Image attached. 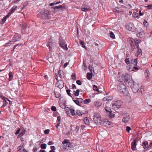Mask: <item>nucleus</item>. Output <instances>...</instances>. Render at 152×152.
Masks as SVG:
<instances>
[{
  "label": "nucleus",
  "instance_id": "1",
  "mask_svg": "<svg viewBox=\"0 0 152 152\" xmlns=\"http://www.w3.org/2000/svg\"><path fill=\"white\" fill-rule=\"evenodd\" d=\"M129 86H130L133 92L134 93H137L140 96L142 92H143V89L141 88L138 83L133 81Z\"/></svg>",
  "mask_w": 152,
  "mask_h": 152
},
{
  "label": "nucleus",
  "instance_id": "2",
  "mask_svg": "<svg viewBox=\"0 0 152 152\" xmlns=\"http://www.w3.org/2000/svg\"><path fill=\"white\" fill-rule=\"evenodd\" d=\"M117 88L119 91L125 96H127L129 94L125 85L123 83L121 82L118 86Z\"/></svg>",
  "mask_w": 152,
  "mask_h": 152
},
{
  "label": "nucleus",
  "instance_id": "3",
  "mask_svg": "<svg viewBox=\"0 0 152 152\" xmlns=\"http://www.w3.org/2000/svg\"><path fill=\"white\" fill-rule=\"evenodd\" d=\"M130 45L131 46V47L130 49L131 51H132L135 48V46H136L137 48L139 47L138 45L139 42H136L132 38H129L128 39Z\"/></svg>",
  "mask_w": 152,
  "mask_h": 152
},
{
  "label": "nucleus",
  "instance_id": "4",
  "mask_svg": "<svg viewBox=\"0 0 152 152\" xmlns=\"http://www.w3.org/2000/svg\"><path fill=\"white\" fill-rule=\"evenodd\" d=\"M122 103V102L120 100L118 99L114 100L112 104L113 108L115 110H118L121 106Z\"/></svg>",
  "mask_w": 152,
  "mask_h": 152
},
{
  "label": "nucleus",
  "instance_id": "5",
  "mask_svg": "<svg viewBox=\"0 0 152 152\" xmlns=\"http://www.w3.org/2000/svg\"><path fill=\"white\" fill-rule=\"evenodd\" d=\"M93 117L94 121L96 124L98 125H100L102 121L99 114L98 113H94Z\"/></svg>",
  "mask_w": 152,
  "mask_h": 152
},
{
  "label": "nucleus",
  "instance_id": "6",
  "mask_svg": "<svg viewBox=\"0 0 152 152\" xmlns=\"http://www.w3.org/2000/svg\"><path fill=\"white\" fill-rule=\"evenodd\" d=\"M124 80L126 85L129 86L132 83L133 81L131 80L130 75L128 74H126L124 75Z\"/></svg>",
  "mask_w": 152,
  "mask_h": 152
},
{
  "label": "nucleus",
  "instance_id": "7",
  "mask_svg": "<svg viewBox=\"0 0 152 152\" xmlns=\"http://www.w3.org/2000/svg\"><path fill=\"white\" fill-rule=\"evenodd\" d=\"M39 15L40 16L41 18L42 19H48L50 15L49 11L45 10L44 12H41L39 14Z\"/></svg>",
  "mask_w": 152,
  "mask_h": 152
},
{
  "label": "nucleus",
  "instance_id": "8",
  "mask_svg": "<svg viewBox=\"0 0 152 152\" xmlns=\"http://www.w3.org/2000/svg\"><path fill=\"white\" fill-rule=\"evenodd\" d=\"M69 140L67 139H64L62 142V144L64 146V149H66L67 151L70 149V148H72V145L70 142H69Z\"/></svg>",
  "mask_w": 152,
  "mask_h": 152
},
{
  "label": "nucleus",
  "instance_id": "9",
  "mask_svg": "<svg viewBox=\"0 0 152 152\" xmlns=\"http://www.w3.org/2000/svg\"><path fill=\"white\" fill-rule=\"evenodd\" d=\"M105 111L106 112V115L110 118L115 117V114L112 113L111 109L108 107H105Z\"/></svg>",
  "mask_w": 152,
  "mask_h": 152
},
{
  "label": "nucleus",
  "instance_id": "10",
  "mask_svg": "<svg viewBox=\"0 0 152 152\" xmlns=\"http://www.w3.org/2000/svg\"><path fill=\"white\" fill-rule=\"evenodd\" d=\"M59 43L60 46L63 49L66 50H68L67 45L65 43V41L64 39H59Z\"/></svg>",
  "mask_w": 152,
  "mask_h": 152
},
{
  "label": "nucleus",
  "instance_id": "11",
  "mask_svg": "<svg viewBox=\"0 0 152 152\" xmlns=\"http://www.w3.org/2000/svg\"><path fill=\"white\" fill-rule=\"evenodd\" d=\"M126 27L128 30L132 31H134L136 29L132 23H129L126 26Z\"/></svg>",
  "mask_w": 152,
  "mask_h": 152
},
{
  "label": "nucleus",
  "instance_id": "12",
  "mask_svg": "<svg viewBox=\"0 0 152 152\" xmlns=\"http://www.w3.org/2000/svg\"><path fill=\"white\" fill-rule=\"evenodd\" d=\"M123 116H124V117L122 119V121L124 123H127L130 119L129 115L128 114L126 113L123 114Z\"/></svg>",
  "mask_w": 152,
  "mask_h": 152
},
{
  "label": "nucleus",
  "instance_id": "13",
  "mask_svg": "<svg viewBox=\"0 0 152 152\" xmlns=\"http://www.w3.org/2000/svg\"><path fill=\"white\" fill-rule=\"evenodd\" d=\"M27 26L26 23L23 22H22L19 24V27L22 33L26 29Z\"/></svg>",
  "mask_w": 152,
  "mask_h": 152
},
{
  "label": "nucleus",
  "instance_id": "14",
  "mask_svg": "<svg viewBox=\"0 0 152 152\" xmlns=\"http://www.w3.org/2000/svg\"><path fill=\"white\" fill-rule=\"evenodd\" d=\"M0 97L3 100L4 103L3 105L1 107V108H3L4 107L6 106L7 104H8V102L6 100H8L10 102V101L7 98L5 97L4 96H0Z\"/></svg>",
  "mask_w": 152,
  "mask_h": 152
},
{
  "label": "nucleus",
  "instance_id": "15",
  "mask_svg": "<svg viewBox=\"0 0 152 152\" xmlns=\"http://www.w3.org/2000/svg\"><path fill=\"white\" fill-rule=\"evenodd\" d=\"M138 140L137 138H136L133 140V142L132 143L131 148L133 151L136 150V146L137 145L136 142Z\"/></svg>",
  "mask_w": 152,
  "mask_h": 152
},
{
  "label": "nucleus",
  "instance_id": "16",
  "mask_svg": "<svg viewBox=\"0 0 152 152\" xmlns=\"http://www.w3.org/2000/svg\"><path fill=\"white\" fill-rule=\"evenodd\" d=\"M65 4H64L61 5L53 7H51V8L53 9L54 10V12H55V10L56 9H59L61 8V10H64L65 9Z\"/></svg>",
  "mask_w": 152,
  "mask_h": 152
},
{
  "label": "nucleus",
  "instance_id": "17",
  "mask_svg": "<svg viewBox=\"0 0 152 152\" xmlns=\"http://www.w3.org/2000/svg\"><path fill=\"white\" fill-rule=\"evenodd\" d=\"M113 98V96L110 95V94H105V102L110 101L112 100Z\"/></svg>",
  "mask_w": 152,
  "mask_h": 152
},
{
  "label": "nucleus",
  "instance_id": "18",
  "mask_svg": "<svg viewBox=\"0 0 152 152\" xmlns=\"http://www.w3.org/2000/svg\"><path fill=\"white\" fill-rule=\"evenodd\" d=\"M144 34V32L142 29H140L139 31H138V33L137 34V35L138 37L141 38Z\"/></svg>",
  "mask_w": 152,
  "mask_h": 152
},
{
  "label": "nucleus",
  "instance_id": "19",
  "mask_svg": "<svg viewBox=\"0 0 152 152\" xmlns=\"http://www.w3.org/2000/svg\"><path fill=\"white\" fill-rule=\"evenodd\" d=\"M18 7L17 6L15 5L10 10V11L9 13H8V15L10 16L12 14L14 13L15 11L16 10V9Z\"/></svg>",
  "mask_w": 152,
  "mask_h": 152
},
{
  "label": "nucleus",
  "instance_id": "20",
  "mask_svg": "<svg viewBox=\"0 0 152 152\" xmlns=\"http://www.w3.org/2000/svg\"><path fill=\"white\" fill-rule=\"evenodd\" d=\"M81 9L82 11L86 12L89 10L88 6L87 5L84 4L82 6Z\"/></svg>",
  "mask_w": 152,
  "mask_h": 152
},
{
  "label": "nucleus",
  "instance_id": "21",
  "mask_svg": "<svg viewBox=\"0 0 152 152\" xmlns=\"http://www.w3.org/2000/svg\"><path fill=\"white\" fill-rule=\"evenodd\" d=\"M20 38V36L18 35H15L12 39V41L14 42H16L18 41Z\"/></svg>",
  "mask_w": 152,
  "mask_h": 152
},
{
  "label": "nucleus",
  "instance_id": "22",
  "mask_svg": "<svg viewBox=\"0 0 152 152\" xmlns=\"http://www.w3.org/2000/svg\"><path fill=\"white\" fill-rule=\"evenodd\" d=\"M142 146L144 149L147 148L148 149H150V147H149V144H148V142L146 141L142 142Z\"/></svg>",
  "mask_w": 152,
  "mask_h": 152
},
{
  "label": "nucleus",
  "instance_id": "23",
  "mask_svg": "<svg viewBox=\"0 0 152 152\" xmlns=\"http://www.w3.org/2000/svg\"><path fill=\"white\" fill-rule=\"evenodd\" d=\"M105 126H108V125L109 126V127H110L113 126V124L109 121L107 119H105Z\"/></svg>",
  "mask_w": 152,
  "mask_h": 152
},
{
  "label": "nucleus",
  "instance_id": "24",
  "mask_svg": "<svg viewBox=\"0 0 152 152\" xmlns=\"http://www.w3.org/2000/svg\"><path fill=\"white\" fill-rule=\"evenodd\" d=\"M137 52L136 53V55L137 56L140 57L142 55L141 50L138 48L137 49Z\"/></svg>",
  "mask_w": 152,
  "mask_h": 152
},
{
  "label": "nucleus",
  "instance_id": "25",
  "mask_svg": "<svg viewBox=\"0 0 152 152\" xmlns=\"http://www.w3.org/2000/svg\"><path fill=\"white\" fill-rule=\"evenodd\" d=\"M49 41V42L48 43V44L47 45V46L49 47L50 48H52V47L53 46V39L52 38H50Z\"/></svg>",
  "mask_w": 152,
  "mask_h": 152
},
{
  "label": "nucleus",
  "instance_id": "26",
  "mask_svg": "<svg viewBox=\"0 0 152 152\" xmlns=\"http://www.w3.org/2000/svg\"><path fill=\"white\" fill-rule=\"evenodd\" d=\"M58 75L60 76V78H64V74L63 73V71L62 70H60L58 71Z\"/></svg>",
  "mask_w": 152,
  "mask_h": 152
},
{
  "label": "nucleus",
  "instance_id": "27",
  "mask_svg": "<svg viewBox=\"0 0 152 152\" xmlns=\"http://www.w3.org/2000/svg\"><path fill=\"white\" fill-rule=\"evenodd\" d=\"M9 80L10 81H11L12 80L13 77V75L12 74V72H10L9 74Z\"/></svg>",
  "mask_w": 152,
  "mask_h": 152
},
{
  "label": "nucleus",
  "instance_id": "28",
  "mask_svg": "<svg viewBox=\"0 0 152 152\" xmlns=\"http://www.w3.org/2000/svg\"><path fill=\"white\" fill-rule=\"evenodd\" d=\"M92 77V75L91 73L88 72L87 74V78L88 79L90 80Z\"/></svg>",
  "mask_w": 152,
  "mask_h": 152
},
{
  "label": "nucleus",
  "instance_id": "29",
  "mask_svg": "<svg viewBox=\"0 0 152 152\" xmlns=\"http://www.w3.org/2000/svg\"><path fill=\"white\" fill-rule=\"evenodd\" d=\"M63 106L64 107V108L65 109V111L66 113H67L68 112H69L70 110V109L68 107H66L65 106L64 104H62Z\"/></svg>",
  "mask_w": 152,
  "mask_h": 152
},
{
  "label": "nucleus",
  "instance_id": "30",
  "mask_svg": "<svg viewBox=\"0 0 152 152\" xmlns=\"http://www.w3.org/2000/svg\"><path fill=\"white\" fill-rule=\"evenodd\" d=\"M47 145L46 144H42L40 145V147L42 149H45L46 148Z\"/></svg>",
  "mask_w": 152,
  "mask_h": 152
},
{
  "label": "nucleus",
  "instance_id": "31",
  "mask_svg": "<svg viewBox=\"0 0 152 152\" xmlns=\"http://www.w3.org/2000/svg\"><path fill=\"white\" fill-rule=\"evenodd\" d=\"M94 104L97 107L100 106L102 104L101 102L99 101L95 102Z\"/></svg>",
  "mask_w": 152,
  "mask_h": 152
},
{
  "label": "nucleus",
  "instance_id": "32",
  "mask_svg": "<svg viewBox=\"0 0 152 152\" xmlns=\"http://www.w3.org/2000/svg\"><path fill=\"white\" fill-rule=\"evenodd\" d=\"M70 110V113H71V116L72 115H74L75 114V110H73L72 109H71Z\"/></svg>",
  "mask_w": 152,
  "mask_h": 152
},
{
  "label": "nucleus",
  "instance_id": "33",
  "mask_svg": "<svg viewBox=\"0 0 152 152\" xmlns=\"http://www.w3.org/2000/svg\"><path fill=\"white\" fill-rule=\"evenodd\" d=\"M110 37L113 39H115V35L114 33L112 32H111L110 33Z\"/></svg>",
  "mask_w": 152,
  "mask_h": 152
},
{
  "label": "nucleus",
  "instance_id": "34",
  "mask_svg": "<svg viewBox=\"0 0 152 152\" xmlns=\"http://www.w3.org/2000/svg\"><path fill=\"white\" fill-rule=\"evenodd\" d=\"M73 100L76 104L80 106H81V104L79 103V101L78 100V99H77V100H76L73 99Z\"/></svg>",
  "mask_w": 152,
  "mask_h": 152
},
{
  "label": "nucleus",
  "instance_id": "35",
  "mask_svg": "<svg viewBox=\"0 0 152 152\" xmlns=\"http://www.w3.org/2000/svg\"><path fill=\"white\" fill-rule=\"evenodd\" d=\"M10 16L7 14V15L4 17V18L1 19V20L3 22V23H4L5 21L6 20L7 18L9 17Z\"/></svg>",
  "mask_w": 152,
  "mask_h": 152
},
{
  "label": "nucleus",
  "instance_id": "36",
  "mask_svg": "<svg viewBox=\"0 0 152 152\" xmlns=\"http://www.w3.org/2000/svg\"><path fill=\"white\" fill-rule=\"evenodd\" d=\"M133 61L132 64L134 65H136L137 63V59H134L132 60Z\"/></svg>",
  "mask_w": 152,
  "mask_h": 152
},
{
  "label": "nucleus",
  "instance_id": "37",
  "mask_svg": "<svg viewBox=\"0 0 152 152\" xmlns=\"http://www.w3.org/2000/svg\"><path fill=\"white\" fill-rule=\"evenodd\" d=\"M76 99H78V100L79 101V103L81 105L82 103L83 102V99L80 98H76Z\"/></svg>",
  "mask_w": 152,
  "mask_h": 152
},
{
  "label": "nucleus",
  "instance_id": "38",
  "mask_svg": "<svg viewBox=\"0 0 152 152\" xmlns=\"http://www.w3.org/2000/svg\"><path fill=\"white\" fill-rule=\"evenodd\" d=\"M66 91L67 93V94H68V95L71 96V97H72V96H71V94L70 93V92L71 91V90H70V89H67L66 90Z\"/></svg>",
  "mask_w": 152,
  "mask_h": 152
},
{
  "label": "nucleus",
  "instance_id": "39",
  "mask_svg": "<svg viewBox=\"0 0 152 152\" xmlns=\"http://www.w3.org/2000/svg\"><path fill=\"white\" fill-rule=\"evenodd\" d=\"M130 66L129 67V68H128V67H127V68L129 70V71H134V68L133 66L131 67V65H129Z\"/></svg>",
  "mask_w": 152,
  "mask_h": 152
},
{
  "label": "nucleus",
  "instance_id": "40",
  "mask_svg": "<svg viewBox=\"0 0 152 152\" xmlns=\"http://www.w3.org/2000/svg\"><path fill=\"white\" fill-rule=\"evenodd\" d=\"M139 14L136 12H134L133 14V16L135 18H137L138 17Z\"/></svg>",
  "mask_w": 152,
  "mask_h": 152
},
{
  "label": "nucleus",
  "instance_id": "41",
  "mask_svg": "<svg viewBox=\"0 0 152 152\" xmlns=\"http://www.w3.org/2000/svg\"><path fill=\"white\" fill-rule=\"evenodd\" d=\"M11 42L10 41L8 43L5 44L4 46V47H7L10 46L11 44Z\"/></svg>",
  "mask_w": 152,
  "mask_h": 152
},
{
  "label": "nucleus",
  "instance_id": "42",
  "mask_svg": "<svg viewBox=\"0 0 152 152\" xmlns=\"http://www.w3.org/2000/svg\"><path fill=\"white\" fill-rule=\"evenodd\" d=\"M93 89L94 91H98L99 92L96 86L94 85L93 86Z\"/></svg>",
  "mask_w": 152,
  "mask_h": 152
},
{
  "label": "nucleus",
  "instance_id": "43",
  "mask_svg": "<svg viewBox=\"0 0 152 152\" xmlns=\"http://www.w3.org/2000/svg\"><path fill=\"white\" fill-rule=\"evenodd\" d=\"M23 148V146H20L17 148V151H19L21 150Z\"/></svg>",
  "mask_w": 152,
  "mask_h": 152
},
{
  "label": "nucleus",
  "instance_id": "44",
  "mask_svg": "<svg viewBox=\"0 0 152 152\" xmlns=\"http://www.w3.org/2000/svg\"><path fill=\"white\" fill-rule=\"evenodd\" d=\"M71 77L72 79H73L74 80H76V77L75 73H73L71 75Z\"/></svg>",
  "mask_w": 152,
  "mask_h": 152
},
{
  "label": "nucleus",
  "instance_id": "45",
  "mask_svg": "<svg viewBox=\"0 0 152 152\" xmlns=\"http://www.w3.org/2000/svg\"><path fill=\"white\" fill-rule=\"evenodd\" d=\"M90 101L91 100L90 99H87L84 101V102L85 104H87L89 103Z\"/></svg>",
  "mask_w": 152,
  "mask_h": 152
},
{
  "label": "nucleus",
  "instance_id": "46",
  "mask_svg": "<svg viewBox=\"0 0 152 152\" xmlns=\"http://www.w3.org/2000/svg\"><path fill=\"white\" fill-rule=\"evenodd\" d=\"M76 113L77 115L79 116L82 115V114L81 113L79 110H77L76 111Z\"/></svg>",
  "mask_w": 152,
  "mask_h": 152
},
{
  "label": "nucleus",
  "instance_id": "47",
  "mask_svg": "<svg viewBox=\"0 0 152 152\" xmlns=\"http://www.w3.org/2000/svg\"><path fill=\"white\" fill-rule=\"evenodd\" d=\"M57 123L60 124V121L61 119V117L60 116H58L57 117Z\"/></svg>",
  "mask_w": 152,
  "mask_h": 152
},
{
  "label": "nucleus",
  "instance_id": "48",
  "mask_svg": "<svg viewBox=\"0 0 152 152\" xmlns=\"http://www.w3.org/2000/svg\"><path fill=\"white\" fill-rule=\"evenodd\" d=\"M55 94L56 98H59L60 96V94L58 92H55Z\"/></svg>",
  "mask_w": 152,
  "mask_h": 152
},
{
  "label": "nucleus",
  "instance_id": "49",
  "mask_svg": "<svg viewBox=\"0 0 152 152\" xmlns=\"http://www.w3.org/2000/svg\"><path fill=\"white\" fill-rule=\"evenodd\" d=\"M80 43L81 45H82V47L84 48H86V47L84 45V42H83L82 41H80Z\"/></svg>",
  "mask_w": 152,
  "mask_h": 152
},
{
  "label": "nucleus",
  "instance_id": "50",
  "mask_svg": "<svg viewBox=\"0 0 152 152\" xmlns=\"http://www.w3.org/2000/svg\"><path fill=\"white\" fill-rule=\"evenodd\" d=\"M50 132V130L49 129L45 130L44 131V133L45 134H48L49 133V132Z\"/></svg>",
  "mask_w": 152,
  "mask_h": 152
},
{
  "label": "nucleus",
  "instance_id": "51",
  "mask_svg": "<svg viewBox=\"0 0 152 152\" xmlns=\"http://www.w3.org/2000/svg\"><path fill=\"white\" fill-rule=\"evenodd\" d=\"M148 8V10L152 9V4H150L149 5H148L145 7Z\"/></svg>",
  "mask_w": 152,
  "mask_h": 152
},
{
  "label": "nucleus",
  "instance_id": "52",
  "mask_svg": "<svg viewBox=\"0 0 152 152\" xmlns=\"http://www.w3.org/2000/svg\"><path fill=\"white\" fill-rule=\"evenodd\" d=\"M131 129V128L129 126H127L126 127V130L128 132H129V131Z\"/></svg>",
  "mask_w": 152,
  "mask_h": 152
},
{
  "label": "nucleus",
  "instance_id": "53",
  "mask_svg": "<svg viewBox=\"0 0 152 152\" xmlns=\"http://www.w3.org/2000/svg\"><path fill=\"white\" fill-rule=\"evenodd\" d=\"M149 72L148 71H147V70H145V75L146 77H148V76H149V74L148 73Z\"/></svg>",
  "mask_w": 152,
  "mask_h": 152
},
{
  "label": "nucleus",
  "instance_id": "54",
  "mask_svg": "<svg viewBox=\"0 0 152 152\" xmlns=\"http://www.w3.org/2000/svg\"><path fill=\"white\" fill-rule=\"evenodd\" d=\"M76 83L79 85H81L82 84L80 80H77Z\"/></svg>",
  "mask_w": 152,
  "mask_h": 152
},
{
  "label": "nucleus",
  "instance_id": "55",
  "mask_svg": "<svg viewBox=\"0 0 152 152\" xmlns=\"http://www.w3.org/2000/svg\"><path fill=\"white\" fill-rule=\"evenodd\" d=\"M125 62L127 64H129L130 61H129V58L126 59L125 60Z\"/></svg>",
  "mask_w": 152,
  "mask_h": 152
},
{
  "label": "nucleus",
  "instance_id": "56",
  "mask_svg": "<svg viewBox=\"0 0 152 152\" xmlns=\"http://www.w3.org/2000/svg\"><path fill=\"white\" fill-rule=\"evenodd\" d=\"M51 109L52 110L55 111L56 110V107L55 106H52L51 108Z\"/></svg>",
  "mask_w": 152,
  "mask_h": 152
},
{
  "label": "nucleus",
  "instance_id": "57",
  "mask_svg": "<svg viewBox=\"0 0 152 152\" xmlns=\"http://www.w3.org/2000/svg\"><path fill=\"white\" fill-rule=\"evenodd\" d=\"M73 93L76 96H78L79 94L78 93H77V92H76V91H74Z\"/></svg>",
  "mask_w": 152,
  "mask_h": 152
},
{
  "label": "nucleus",
  "instance_id": "58",
  "mask_svg": "<svg viewBox=\"0 0 152 152\" xmlns=\"http://www.w3.org/2000/svg\"><path fill=\"white\" fill-rule=\"evenodd\" d=\"M84 121L85 124H88L89 123V121L87 119H84Z\"/></svg>",
  "mask_w": 152,
  "mask_h": 152
},
{
  "label": "nucleus",
  "instance_id": "59",
  "mask_svg": "<svg viewBox=\"0 0 152 152\" xmlns=\"http://www.w3.org/2000/svg\"><path fill=\"white\" fill-rule=\"evenodd\" d=\"M24 133L25 132H21L18 135V136L20 137H22V136H23L24 134Z\"/></svg>",
  "mask_w": 152,
  "mask_h": 152
},
{
  "label": "nucleus",
  "instance_id": "60",
  "mask_svg": "<svg viewBox=\"0 0 152 152\" xmlns=\"http://www.w3.org/2000/svg\"><path fill=\"white\" fill-rule=\"evenodd\" d=\"M20 132V128H19L17 130V131H16V132L15 133V134L16 135H17V134H18L19 132Z\"/></svg>",
  "mask_w": 152,
  "mask_h": 152
},
{
  "label": "nucleus",
  "instance_id": "61",
  "mask_svg": "<svg viewBox=\"0 0 152 152\" xmlns=\"http://www.w3.org/2000/svg\"><path fill=\"white\" fill-rule=\"evenodd\" d=\"M50 148L51 149V150H55L56 149L55 147L54 146H51Z\"/></svg>",
  "mask_w": 152,
  "mask_h": 152
},
{
  "label": "nucleus",
  "instance_id": "62",
  "mask_svg": "<svg viewBox=\"0 0 152 152\" xmlns=\"http://www.w3.org/2000/svg\"><path fill=\"white\" fill-rule=\"evenodd\" d=\"M149 147H150V149L152 148V141L149 144Z\"/></svg>",
  "mask_w": 152,
  "mask_h": 152
},
{
  "label": "nucleus",
  "instance_id": "63",
  "mask_svg": "<svg viewBox=\"0 0 152 152\" xmlns=\"http://www.w3.org/2000/svg\"><path fill=\"white\" fill-rule=\"evenodd\" d=\"M37 148H34L32 151L33 152H36L37 151Z\"/></svg>",
  "mask_w": 152,
  "mask_h": 152
},
{
  "label": "nucleus",
  "instance_id": "64",
  "mask_svg": "<svg viewBox=\"0 0 152 152\" xmlns=\"http://www.w3.org/2000/svg\"><path fill=\"white\" fill-rule=\"evenodd\" d=\"M69 64V63L68 62L65 63L64 64V67L65 68Z\"/></svg>",
  "mask_w": 152,
  "mask_h": 152
}]
</instances>
